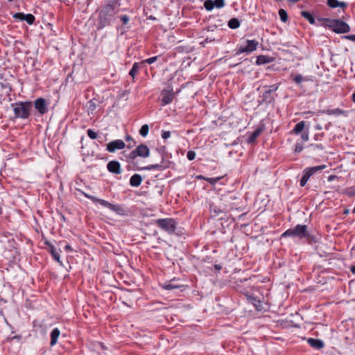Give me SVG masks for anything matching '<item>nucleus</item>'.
<instances>
[{"label":"nucleus","instance_id":"f257e3e1","mask_svg":"<svg viewBox=\"0 0 355 355\" xmlns=\"http://www.w3.org/2000/svg\"><path fill=\"white\" fill-rule=\"evenodd\" d=\"M121 3L119 0H107L106 5L100 11L99 18L103 26L109 24L114 16L119 11Z\"/></svg>","mask_w":355,"mask_h":355},{"label":"nucleus","instance_id":"f03ea898","mask_svg":"<svg viewBox=\"0 0 355 355\" xmlns=\"http://www.w3.org/2000/svg\"><path fill=\"white\" fill-rule=\"evenodd\" d=\"M310 234L306 225H297L294 228H290L285 231L282 237H293L302 239L309 237Z\"/></svg>","mask_w":355,"mask_h":355},{"label":"nucleus","instance_id":"7ed1b4c3","mask_svg":"<svg viewBox=\"0 0 355 355\" xmlns=\"http://www.w3.org/2000/svg\"><path fill=\"white\" fill-rule=\"evenodd\" d=\"M16 117L27 119L32 108L31 102H18L12 105Z\"/></svg>","mask_w":355,"mask_h":355},{"label":"nucleus","instance_id":"20e7f679","mask_svg":"<svg viewBox=\"0 0 355 355\" xmlns=\"http://www.w3.org/2000/svg\"><path fill=\"white\" fill-rule=\"evenodd\" d=\"M245 305L247 304L248 308L249 309V313L252 311V310L250 309V306H253L257 312H264L266 311V304L263 303L257 297L245 293Z\"/></svg>","mask_w":355,"mask_h":355},{"label":"nucleus","instance_id":"39448f33","mask_svg":"<svg viewBox=\"0 0 355 355\" xmlns=\"http://www.w3.org/2000/svg\"><path fill=\"white\" fill-rule=\"evenodd\" d=\"M328 26L337 33H345L350 31L349 26L340 19H327Z\"/></svg>","mask_w":355,"mask_h":355},{"label":"nucleus","instance_id":"423d86ee","mask_svg":"<svg viewBox=\"0 0 355 355\" xmlns=\"http://www.w3.org/2000/svg\"><path fill=\"white\" fill-rule=\"evenodd\" d=\"M326 165H320L317 166H313L309 168H306L303 171V175L300 180V186L302 187H304L306 184L307 183L309 179L311 176H312L313 174L322 171L323 169L326 168Z\"/></svg>","mask_w":355,"mask_h":355},{"label":"nucleus","instance_id":"0eeeda50","mask_svg":"<svg viewBox=\"0 0 355 355\" xmlns=\"http://www.w3.org/2000/svg\"><path fill=\"white\" fill-rule=\"evenodd\" d=\"M156 223L159 227L167 232L168 234H172L175 231L176 223L172 218L158 219Z\"/></svg>","mask_w":355,"mask_h":355},{"label":"nucleus","instance_id":"6e6552de","mask_svg":"<svg viewBox=\"0 0 355 355\" xmlns=\"http://www.w3.org/2000/svg\"><path fill=\"white\" fill-rule=\"evenodd\" d=\"M78 192H80V193L84 195L86 198L92 200L94 202H98L102 206L107 207L108 209H110L112 211H119L121 209L119 206L111 204L105 200L99 199V198H96L95 196H90L80 189H78Z\"/></svg>","mask_w":355,"mask_h":355},{"label":"nucleus","instance_id":"1a4fd4ad","mask_svg":"<svg viewBox=\"0 0 355 355\" xmlns=\"http://www.w3.org/2000/svg\"><path fill=\"white\" fill-rule=\"evenodd\" d=\"M150 150L147 146L141 144L137 147L135 150L130 154V158L135 159L136 157H148L149 156Z\"/></svg>","mask_w":355,"mask_h":355},{"label":"nucleus","instance_id":"9d476101","mask_svg":"<svg viewBox=\"0 0 355 355\" xmlns=\"http://www.w3.org/2000/svg\"><path fill=\"white\" fill-rule=\"evenodd\" d=\"M162 105L163 106L170 104L174 98V93L171 89H164L161 93Z\"/></svg>","mask_w":355,"mask_h":355},{"label":"nucleus","instance_id":"9b49d317","mask_svg":"<svg viewBox=\"0 0 355 355\" xmlns=\"http://www.w3.org/2000/svg\"><path fill=\"white\" fill-rule=\"evenodd\" d=\"M125 146V143L121 139H116L107 144V150L110 153H114L116 150L124 148Z\"/></svg>","mask_w":355,"mask_h":355},{"label":"nucleus","instance_id":"f8f14e48","mask_svg":"<svg viewBox=\"0 0 355 355\" xmlns=\"http://www.w3.org/2000/svg\"><path fill=\"white\" fill-rule=\"evenodd\" d=\"M47 103L43 98H39L35 101V107L41 114H44L47 112Z\"/></svg>","mask_w":355,"mask_h":355},{"label":"nucleus","instance_id":"ddd939ff","mask_svg":"<svg viewBox=\"0 0 355 355\" xmlns=\"http://www.w3.org/2000/svg\"><path fill=\"white\" fill-rule=\"evenodd\" d=\"M263 130V125L257 127L251 134H250L247 140L248 143L253 144L256 141L257 138L262 133Z\"/></svg>","mask_w":355,"mask_h":355},{"label":"nucleus","instance_id":"4468645a","mask_svg":"<svg viewBox=\"0 0 355 355\" xmlns=\"http://www.w3.org/2000/svg\"><path fill=\"white\" fill-rule=\"evenodd\" d=\"M107 170L112 173L120 174L121 173L120 164L117 161H111L107 164Z\"/></svg>","mask_w":355,"mask_h":355},{"label":"nucleus","instance_id":"2eb2a0df","mask_svg":"<svg viewBox=\"0 0 355 355\" xmlns=\"http://www.w3.org/2000/svg\"><path fill=\"white\" fill-rule=\"evenodd\" d=\"M178 281H179V279H171L168 282L164 283L162 285V287L166 290H173V289H175V288H179L181 287V285L176 283Z\"/></svg>","mask_w":355,"mask_h":355},{"label":"nucleus","instance_id":"dca6fc26","mask_svg":"<svg viewBox=\"0 0 355 355\" xmlns=\"http://www.w3.org/2000/svg\"><path fill=\"white\" fill-rule=\"evenodd\" d=\"M259 42L255 40H245V53H251L255 51L257 48Z\"/></svg>","mask_w":355,"mask_h":355},{"label":"nucleus","instance_id":"f3484780","mask_svg":"<svg viewBox=\"0 0 355 355\" xmlns=\"http://www.w3.org/2000/svg\"><path fill=\"white\" fill-rule=\"evenodd\" d=\"M327 3L328 6H329L331 8H336L337 7H340L343 9H345L347 6V4L346 2L339 1L338 0H327Z\"/></svg>","mask_w":355,"mask_h":355},{"label":"nucleus","instance_id":"a211bd4d","mask_svg":"<svg viewBox=\"0 0 355 355\" xmlns=\"http://www.w3.org/2000/svg\"><path fill=\"white\" fill-rule=\"evenodd\" d=\"M307 343L316 349H320L324 347V343L320 339L310 338L307 340Z\"/></svg>","mask_w":355,"mask_h":355},{"label":"nucleus","instance_id":"6ab92c4d","mask_svg":"<svg viewBox=\"0 0 355 355\" xmlns=\"http://www.w3.org/2000/svg\"><path fill=\"white\" fill-rule=\"evenodd\" d=\"M273 58L267 55H261L257 58L256 64L258 65L266 63H270L273 61Z\"/></svg>","mask_w":355,"mask_h":355},{"label":"nucleus","instance_id":"aec40b11","mask_svg":"<svg viewBox=\"0 0 355 355\" xmlns=\"http://www.w3.org/2000/svg\"><path fill=\"white\" fill-rule=\"evenodd\" d=\"M142 181V178L139 174L133 175L130 180V184L132 187H139Z\"/></svg>","mask_w":355,"mask_h":355},{"label":"nucleus","instance_id":"412c9836","mask_svg":"<svg viewBox=\"0 0 355 355\" xmlns=\"http://www.w3.org/2000/svg\"><path fill=\"white\" fill-rule=\"evenodd\" d=\"M60 333L58 328L54 329L51 334V345L53 346L57 343Z\"/></svg>","mask_w":355,"mask_h":355},{"label":"nucleus","instance_id":"4be33fe9","mask_svg":"<svg viewBox=\"0 0 355 355\" xmlns=\"http://www.w3.org/2000/svg\"><path fill=\"white\" fill-rule=\"evenodd\" d=\"M142 64H143V62H135L133 64L131 70L130 71V73H129L130 76L134 78Z\"/></svg>","mask_w":355,"mask_h":355},{"label":"nucleus","instance_id":"5701e85b","mask_svg":"<svg viewBox=\"0 0 355 355\" xmlns=\"http://www.w3.org/2000/svg\"><path fill=\"white\" fill-rule=\"evenodd\" d=\"M301 15L302 17H304L306 19L309 21V22L311 24H315V18L308 11H302Z\"/></svg>","mask_w":355,"mask_h":355},{"label":"nucleus","instance_id":"b1692460","mask_svg":"<svg viewBox=\"0 0 355 355\" xmlns=\"http://www.w3.org/2000/svg\"><path fill=\"white\" fill-rule=\"evenodd\" d=\"M326 113L329 115H342L345 114V112L340 108H336L332 110H327Z\"/></svg>","mask_w":355,"mask_h":355},{"label":"nucleus","instance_id":"393cba45","mask_svg":"<svg viewBox=\"0 0 355 355\" xmlns=\"http://www.w3.org/2000/svg\"><path fill=\"white\" fill-rule=\"evenodd\" d=\"M166 168V166H162V164H151V165L145 166L142 169L146 170V171H150L153 169L163 170Z\"/></svg>","mask_w":355,"mask_h":355},{"label":"nucleus","instance_id":"a878e982","mask_svg":"<svg viewBox=\"0 0 355 355\" xmlns=\"http://www.w3.org/2000/svg\"><path fill=\"white\" fill-rule=\"evenodd\" d=\"M304 126H305V122L304 121H302L295 125L293 131L295 134H299L304 130Z\"/></svg>","mask_w":355,"mask_h":355},{"label":"nucleus","instance_id":"bb28decb","mask_svg":"<svg viewBox=\"0 0 355 355\" xmlns=\"http://www.w3.org/2000/svg\"><path fill=\"white\" fill-rule=\"evenodd\" d=\"M228 26L230 28L232 29L237 28L240 26V21L236 18H232L229 21Z\"/></svg>","mask_w":355,"mask_h":355},{"label":"nucleus","instance_id":"cd10ccee","mask_svg":"<svg viewBox=\"0 0 355 355\" xmlns=\"http://www.w3.org/2000/svg\"><path fill=\"white\" fill-rule=\"evenodd\" d=\"M205 9L208 11L211 10L214 8V3L212 0H206L204 3Z\"/></svg>","mask_w":355,"mask_h":355},{"label":"nucleus","instance_id":"c85d7f7f","mask_svg":"<svg viewBox=\"0 0 355 355\" xmlns=\"http://www.w3.org/2000/svg\"><path fill=\"white\" fill-rule=\"evenodd\" d=\"M24 19V21H26L30 25L33 24L35 19V17L31 14H25Z\"/></svg>","mask_w":355,"mask_h":355},{"label":"nucleus","instance_id":"c756f323","mask_svg":"<svg viewBox=\"0 0 355 355\" xmlns=\"http://www.w3.org/2000/svg\"><path fill=\"white\" fill-rule=\"evenodd\" d=\"M279 17H280L281 20L283 22H286L288 20V15H287V12H286V11L285 10L280 9L279 10Z\"/></svg>","mask_w":355,"mask_h":355},{"label":"nucleus","instance_id":"7c9ffc66","mask_svg":"<svg viewBox=\"0 0 355 355\" xmlns=\"http://www.w3.org/2000/svg\"><path fill=\"white\" fill-rule=\"evenodd\" d=\"M149 131V127L147 124L143 125L139 130V133L142 137H146Z\"/></svg>","mask_w":355,"mask_h":355},{"label":"nucleus","instance_id":"2f4dec72","mask_svg":"<svg viewBox=\"0 0 355 355\" xmlns=\"http://www.w3.org/2000/svg\"><path fill=\"white\" fill-rule=\"evenodd\" d=\"M278 87H279V85H277V84L268 86L267 87L268 89L266 90V93L267 94V93H271V92H275L276 90H277Z\"/></svg>","mask_w":355,"mask_h":355},{"label":"nucleus","instance_id":"473e14b6","mask_svg":"<svg viewBox=\"0 0 355 355\" xmlns=\"http://www.w3.org/2000/svg\"><path fill=\"white\" fill-rule=\"evenodd\" d=\"M304 80H306V79L304 78V77L300 74H297L293 78V81L296 84H300Z\"/></svg>","mask_w":355,"mask_h":355},{"label":"nucleus","instance_id":"72a5a7b5","mask_svg":"<svg viewBox=\"0 0 355 355\" xmlns=\"http://www.w3.org/2000/svg\"><path fill=\"white\" fill-rule=\"evenodd\" d=\"M214 7L217 8H221L225 6V1L224 0H214Z\"/></svg>","mask_w":355,"mask_h":355},{"label":"nucleus","instance_id":"f704fd0d","mask_svg":"<svg viewBox=\"0 0 355 355\" xmlns=\"http://www.w3.org/2000/svg\"><path fill=\"white\" fill-rule=\"evenodd\" d=\"M158 58V56H154V57H151L150 58H148V59H146V60H144L143 61H141V62H143V64L144 63H147V64H153L154 63Z\"/></svg>","mask_w":355,"mask_h":355},{"label":"nucleus","instance_id":"c9c22d12","mask_svg":"<svg viewBox=\"0 0 355 355\" xmlns=\"http://www.w3.org/2000/svg\"><path fill=\"white\" fill-rule=\"evenodd\" d=\"M87 135L89 138H91L92 139H96L97 133L96 132H94V130L89 129V130H87Z\"/></svg>","mask_w":355,"mask_h":355},{"label":"nucleus","instance_id":"e433bc0d","mask_svg":"<svg viewBox=\"0 0 355 355\" xmlns=\"http://www.w3.org/2000/svg\"><path fill=\"white\" fill-rule=\"evenodd\" d=\"M24 16H25V14L21 13V12H17V13L14 15L13 17L15 18V19H19L21 21H24Z\"/></svg>","mask_w":355,"mask_h":355},{"label":"nucleus","instance_id":"4c0bfd02","mask_svg":"<svg viewBox=\"0 0 355 355\" xmlns=\"http://www.w3.org/2000/svg\"><path fill=\"white\" fill-rule=\"evenodd\" d=\"M309 132L305 131L301 135V139L303 141H307L309 140Z\"/></svg>","mask_w":355,"mask_h":355},{"label":"nucleus","instance_id":"58836bf2","mask_svg":"<svg viewBox=\"0 0 355 355\" xmlns=\"http://www.w3.org/2000/svg\"><path fill=\"white\" fill-rule=\"evenodd\" d=\"M187 157L189 160H193L196 157V153L193 151H189L187 153Z\"/></svg>","mask_w":355,"mask_h":355},{"label":"nucleus","instance_id":"ea45409f","mask_svg":"<svg viewBox=\"0 0 355 355\" xmlns=\"http://www.w3.org/2000/svg\"><path fill=\"white\" fill-rule=\"evenodd\" d=\"M206 180H207V182H209L211 184H216L217 182H218L220 180V178H207Z\"/></svg>","mask_w":355,"mask_h":355},{"label":"nucleus","instance_id":"a19ab883","mask_svg":"<svg viewBox=\"0 0 355 355\" xmlns=\"http://www.w3.org/2000/svg\"><path fill=\"white\" fill-rule=\"evenodd\" d=\"M52 255L53 257V258L58 262H60V254L56 252V251H54V250H52Z\"/></svg>","mask_w":355,"mask_h":355},{"label":"nucleus","instance_id":"79ce46f5","mask_svg":"<svg viewBox=\"0 0 355 355\" xmlns=\"http://www.w3.org/2000/svg\"><path fill=\"white\" fill-rule=\"evenodd\" d=\"M170 136H171V132L169 131H164L162 133V137L164 139H166L169 138Z\"/></svg>","mask_w":355,"mask_h":355},{"label":"nucleus","instance_id":"37998d69","mask_svg":"<svg viewBox=\"0 0 355 355\" xmlns=\"http://www.w3.org/2000/svg\"><path fill=\"white\" fill-rule=\"evenodd\" d=\"M302 150H303V146H302V144H297L295 145V151L296 153H300V152H301Z\"/></svg>","mask_w":355,"mask_h":355},{"label":"nucleus","instance_id":"c03bdc74","mask_svg":"<svg viewBox=\"0 0 355 355\" xmlns=\"http://www.w3.org/2000/svg\"><path fill=\"white\" fill-rule=\"evenodd\" d=\"M120 18L124 24H126L129 21V17L127 15H123Z\"/></svg>","mask_w":355,"mask_h":355},{"label":"nucleus","instance_id":"a18cd8bd","mask_svg":"<svg viewBox=\"0 0 355 355\" xmlns=\"http://www.w3.org/2000/svg\"><path fill=\"white\" fill-rule=\"evenodd\" d=\"M345 37L347 40L355 42V35H346V36H345Z\"/></svg>","mask_w":355,"mask_h":355},{"label":"nucleus","instance_id":"49530a36","mask_svg":"<svg viewBox=\"0 0 355 355\" xmlns=\"http://www.w3.org/2000/svg\"><path fill=\"white\" fill-rule=\"evenodd\" d=\"M244 52V47H240V49H239L238 51V53H242Z\"/></svg>","mask_w":355,"mask_h":355},{"label":"nucleus","instance_id":"de8ad7c7","mask_svg":"<svg viewBox=\"0 0 355 355\" xmlns=\"http://www.w3.org/2000/svg\"><path fill=\"white\" fill-rule=\"evenodd\" d=\"M352 100L354 103H355V92L352 94Z\"/></svg>","mask_w":355,"mask_h":355},{"label":"nucleus","instance_id":"09e8293b","mask_svg":"<svg viewBox=\"0 0 355 355\" xmlns=\"http://www.w3.org/2000/svg\"><path fill=\"white\" fill-rule=\"evenodd\" d=\"M351 271H352V272L353 274H354V275H355V266H352V267L351 268Z\"/></svg>","mask_w":355,"mask_h":355},{"label":"nucleus","instance_id":"8fccbe9b","mask_svg":"<svg viewBox=\"0 0 355 355\" xmlns=\"http://www.w3.org/2000/svg\"><path fill=\"white\" fill-rule=\"evenodd\" d=\"M215 268L217 269V270H220L221 269V267L220 266H218V265H216L215 266Z\"/></svg>","mask_w":355,"mask_h":355},{"label":"nucleus","instance_id":"3c124183","mask_svg":"<svg viewBox=\"0 0 355 355\" xmlns=\"http://www.w3.org/2000/svg\"><path fill=\"white\" fill-rule=\"evenodd\" d=\"M198 179H205L204 177L202 175H198Z\"/></svg>","mask_w":355,"mask_h":355},{"label":"nucleus","instance_id":"603ef678","mask_svg":"<svg viewBox=\"0 0 355 355\" xmlns=\"http://www.w3.org/2000/svg\"><path fill=\"white\" fill-rule=\"evenodd\" d=\"M126 139H127V140H130V139H131L130 136H127V137H126Z\"/></svg>","mask_w":355,"mask_h":355},{"label":"nucleus","instance_id":"864d4df0","mask_svg":"<svg viewBox=\"0 0 355 355\" xmlns=\"http://www.w3.org/2000/svg\"><path fill=\"white\" fill-rule=\"evenodd\" d=\"M65 248H66V249H69V250H70V249H71V247H70L69 245H66Z\"/></svg>","mask_w":355,"mask_h":355},{"label":"nucleus","instance_id":"5fc2aeb1","mask_svg":"<svg viewBox=\"0 0 355 355\" xmlns=\"http://www.w3.org/2000/svg\"><path fill=\"white\" fill-rule=\"evenodd\" d=\"M352 213L353 214H355V206L354 207L353 209H352Z\"/></svg>","mask_w":355,"mask_h":355},{"label":"nucleus","instance_id":"6e6d98bb","mask_svg":"<svg viewBox=\"0 0 355 355\" xmlns=\"http://www.w3.org/2000/svg\"><path fill=\"white\" fill-rule=\"evenodd\" d=\"M317 128H318V129H319V130H320V129H321V128H320L319 125H318V126H317Z\"/></svg>","mask_w":355,"mask_h":355},{"label":"nucleus","instance_id":"4d7b16f0","mask_svg":"<svg viewBox=\"0 0 355 355\" xmlns=\"http://www.w3.org/2000/svg\"><path fill=\"white\" fill-rule=\"evenodd\" d=\"M8 1H12L13 0H8Z\"/></svg>","mask_w":355,"mask_h":355}]
</instances>
